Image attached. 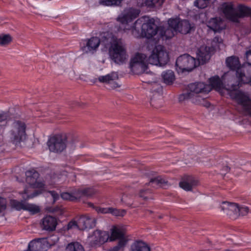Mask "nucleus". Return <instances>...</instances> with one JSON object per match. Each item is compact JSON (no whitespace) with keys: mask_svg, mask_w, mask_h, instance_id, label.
<instances>
[{"mask_svg":"<svg viewBox=\"0 0 251 251\" xmlns=\"http://www.w3.org/2000/svg\"><path fill=\"white\" fill-rule=\"evenodd\" d=\"M98 79L100 82L107 85L109 89H116L121 86L118 82L119 75L116 72H112L105 75L100 76Z\"/></svg>","mask_w":251,"mask_h":251,"instance_id":"14","label":"nucleus"},{"mask_svg":"<svg viewBox=\"0 0 251 251\" xmlns=\"http://www.w3.org/2000/svg\"><path fill=\"white\" fill-rule=\"evenodd\" d=\"M249 210L248 207L245 205H240L238 204L237 213L239 214V216L247 215L249 213Z\"/></svg>","mask_w":251,"mask_h":251,"instance_id":"38","label":"nucleus"},{"mask_svg":"<svg viewBox=\"0 0 251 251\" xmlns=\"http://www.w3.org/2000/svg\"><path fill=\"white\" fill-rule=\"evenodd\" d=\"M66 251H85L83 246L78 242H72L69 244Z\"/></svg>","mask_w":251,"mask_h":251,"instance_id":"32","label":"nucleus"},{"mask_svg":"<svg viewBox=\"0 0 251 251\" xmlns=\"http://www.w3.org/2000/svg\"><path fill=\"white\" fill-rule=\"evenodd\" d=\"M47 144L50 151L55 153H61L67 147V136L65 134L55 135L50 138Z\"/></svg>","mask_w":251,"mask_h":251,"instance_id":"10","label":"nucleus"},{"mask_svg":"<svg viewBox=\"0 0 251 251\" xmlns=\"http://www.w3.org/2000/svg\"><path fill=\"white\" fill-rule=\"evenodd\" d=\"M163 215H160V216L158 217V218H159V219H162V218H163Z\"/></svg>","mask_w":251,"mask_h":251,"instance_id":"52","label":"nucleus"},{"mask_svg":"<svg viewBox=\"0 0 251 251\" xmlns=\"http://www.w3.org/2000/svg\"><path fill=\"white\" fill-rule=\"evenodd\" d=\"M25 125L20 121H15L12 125L10 130V139L15 144L24 140L26 136Z\"/></svg>","mask_w":251,"mask_h":251,"instance_id":"11","label":"nucleus"},{"mask_svg":"<svg viewBox=\"0 0 251 251\" xmlns=\"http://www.w3.org/2000/svg\"><path fill=\"white\" fill-rule=\"evenodd\" d=\"M10 204L12 207L17 210H25L32 212L33 214L38 213L40 211V208L36 205L26 202L25 201H19L13 200L10 201Z\"/></svg>","mask_w":251,"mask_h":251,"instance_id":"16","label":"nucleus"},{"mask_svg":"<svg viewBox=\"0 0 251 251\" xmlns=\"http://www.w3.org/2000/svg\"><path fill=\"white\" fill-rule=\"evenodd\" d=\"M111 210V207L108 208H99L97 209V211L98 213H110V211Z\"/></svg>","mask_w":251,"mask_h":251,"instance_id":"46","label":"nucleus"},{"mask_svg":"<svg viewBox=\"0 0 251 251\" xmlns=\"http://www.w3.org/2000/svg\"><path fill=\"white\" fill-rule=\"evenodd\" d=\"M148 185H151L152 187L158 186L166 189L168 188L171 184L166 178L161 176H157L151 178Z\"/></svg>","mask_w":251,"mask_h":251,"instance_id":"22","label":"nucleus"},{"mask_svg":"<svg viewBox=\"0 0 251 251\" xmlns=\"http://www.w3.org/2000/svg\"><path fill=\"white\" fill-rule=\"evenodd\" d=\"M148 63V58L145 54L137 53L130 59V68L133 74L140 75L146 71Z\"/></svg>","mask_w":251,"mask_h":251,"instance_id":"8","label":"nucleus"},{"mask_svg":"<svg viewBox=\"0 0 251 251\" xmlns=\"http://www.w3.org/2000/svg\"><path fill=\"white\" fill-rule=\"evenodd\" d=\"M163 81L165 83L170 85L172 84L175 80L174 73L171 70H168L162 74Z\"/></svg>","mask_w":251,"mask_h":251,"instance_id":"29","label":"nucleus"},{"mask_svg":"<svg viewBox=\"0 0 251 251\" xmlns=\"http://www.w3.org/2000/svg\"><path fill=\"white\" fill-rule=\"evenodd\" d=\"M100 44V40L97 37H92L86 40V44L81 47L84 53L94 54Z\"/></svg>","mask_w":251,"mask_h":251,"instance_id":"17","label":"nucleus"},{"mask_svg":"<svg viewBox=\"0 0 251 251\" xmlns=\"http://www.w3.org/2000/svg\"><path fill=\"white\" fill-rule=\"evenodd\" d=\"M189 92L183 93L179 96L180 101L188 99H194L195 97H198L199 94H207L211 91L209 85L202 82L192 83L188 86Z\"/></svg>","mask_w":251,"mask_h":251,"instance_id":"6","label":"nucleus"},{"mask_svg":"<svg viewBox=\"0 0 251 251\" xmlns=\"http://www.w3.org/2000/svg\"><path fill=\"white\" fill-rule=\"evenodd\" d=\"M6 199L0 198V212H1L6 209Z\"/></svg>","mask_w":251,"mask_h":251,"instance_id":"44","label":"nucleus"},{"mask_svg":"<svg viewBox=\"0 0 251 251\" xmlns=\"http://www.w3.org/2000/svg\"><path fill=\"white\" fill-rule=\"evenodd\" d=\"M59 240V237L57 235L53 234L47 238H43V241L47 246V249L56 244Z\"/></svg>","mask_w":251,"mask_h":251,"instance_id":"31","label":"nucleus"},{"mask_svg":"<svg viewBox=\"0 0 251 251\" xmlns=\"http://www.w3.org/2000/svg\"><path fill=\"white\" fill-rule=\"evenodd\" d=\"M169 24L174 28H176V31L183 34L189 33L195 30L194 25L190 24L186 20H180L177 18L170 19L169 20Z\"/></svg>","mask_w":251,"mask_h":251,"instance_id":"12","label":"nucleus"},{"mask_svg":"<svg viewBox=\"0 0 251 251\" xmlns=\"http://www.w3.org/2000/svg\"><path fill=\"white\" fill-rule=\"evenodd\" d=\"M57 225L56 219L52 216H47L42 220V227L43 229L53 231L55 229Z\"/></svg>","mask_w":251,"mask_h":251,"instance_id":"23","label":"nucleus"},{"mask_svg":"<svg viewBox=\"0 0 251 251\" xmlns=\"http://www.w3.org/2000/svg\"><path fill=\"white\" fill-rule=\"evenodd\" d=\"M230 168L227 166H225L220 171V173L222 175H225L229 171Z\"/></svg>","mask_w":251,"mask_h":251,"instance_id":"49","label":"nucleus"},{"mask_svg":"<svg viewBox=\"0 0 251 251\" xmlns=\"http://www.w3.org/2000/svg\"><path fill=\"white\" fill-rule=\"evenodd\" d=\"M168 24L167 26H160L158 28L159 35L166 39L172 38L175 35V33L176 32V28L169 24V21Z\"/></svg>","mask_w":251,"mask_h":251,"instance_id":"21","label":"nucleus"},{"mask_svg":"<svg viewBox=\"0 0 251 251\" xmlns=\"http://www.w3.org/2000/svg\"><path fill=\"white\" fill-rule=\"evenodd\" d=\"M78 220L77 222L71 221L68 224L67 228L68 229L72 228H78Z\"/></svg>","mask_w":251,"mask_h":251,"instance_id":"45","label":"nucleus"},{"mask_svg":"<svg viewBox=\"0 0 251 251\" xmlns=\"http://www.w3.org/2000/svg\"><path fill=\"white\" fill-rule=\"evenodd\" d=\"M211 46H201L197 52V63L199 66L207 63L210 59L214 51L220 48L221 45L223 44V39L219 36H216L211 41Z\"/></svg>","mask_w":251,"mask_h":251,"instance_id":"5","label":"nucleus"},{"mask_svg":"<svg viewBox=\"0 0 251 251\" xmlns=\"http://www.w3.org/2000/svg\"><path fill=\"white\" fill-rule=\"evenodd\" d=\"M96 220L89 216H82L78 219V228L84 230L95 226Z\"/></svg>","mask_w":251,"mask_h":251,"instance_id":"20","label":"nucleus"},{"mask_svg":"<svg viewBox=\"0 0 251 251\" xmlns=\"http://www.w3.org/2000/svg\"><path fill=\"white\" fill-rule=\"evenodd\" d=\"M169 55L164 47L158 45L153 50L152 53L148 57L149 63L152 65L163 66L169 61Z\"/></svg>","mask_w":251,"mask_h":251,"instance_id":"9","label":"nucleus"},{"mask_svg":"<svg viewBox=\"0 0 251 251\" xmlns=\"http://www.w3.org/2000/svg\"><path fill=\"white\" fill-rule=\"evenodd\" d=\"M209 83L211 87L215 90L220 91L223 89H226L229 91V94L232 99L235 100L240 105H242L245 113L246 115L251 116V100L249 97L245 93L236 90H228V88H231L232 80L230 83L227 85V87L224 86L222 80L218 76H215L209 79Z\"/></svg>","mask_w":251,"mask_h":251,"instance_id":"2","label":"nucleus"},{"mask_svg":"<svg viewBox=\"0 0 251 251\" xmlns=\"http://www.w3.org/2000/svg\"><path fill=\"white\" fill-rule=\"evenodd\" d=\"M49 193L51 195L53 198V202L56 201L59 198V196L57 193L54 191H50Z\"/></svg>","mask_w":251,"mask_h":251,"instance_id":"47","label":"nucleus"},{"mask_svg":"<svg viewBox=\"0 0 251 251\" xmlns=\"http://www.w3.org/2000/svg\"><path fill=\"white\" fill-rule=\"evenodd\" d=\"M198 180L192 176H185L179 183V186L183 190L191 191L198 186Z\"/></svg>","mask_w":251,"mask_h":251,"instance_id":"19","label":"nucleus"},{"mask_svg":"<svg viewBox=\"0 0 251 251\" xmlns=\"http://www.w3.org/2000/svg\"><path fill=\"white\" fill-rule=\"evenodd\" d=\"M227 66L231 70L236 71L240 69L241 67L238 58L236 57H228L226 60Z\"/></svg>","mask_w":251,"mask_h":251,"instance_id":"28","label":"nucleus"},{"mask_svg":"<svg viewBox=\"0 0 251 251\" xmlns=\"http://www.w3.org/2000/svg\"><path fill=\"white\" fill-rule=\"evenodd\" d=\"M8 117L7 113L0 112V122L6 121L8 118Z\"/></svg>","mask_w":251,"mask_h":251,"instance_id":"48","label":"nucleus"},{"mask_svg":"<svg viewBox=\"0 0 251 251\" xmlns=\"http://www.w3.org/2000/svg\"><path fill=\"white\" fill-rule=\"evenodd\" d=\"M209 0H196L194 2V5L199 8L203 9L207 7Z\"/></svg>","mask_w":251,"mask_h":251,"instance_id":"40","label":"nucleus"},{"mask_svg":"<svg viewBox=\"0 0 251 251\" xmlns=\"http://www.w3.org/2000/svg\"><path fill=\"white\" fill-rule=\"evenodd\" d=\"M26 182L29 187H26L22 194H26V197L23 196L26 201L33 198L41 194L45 184L39 179V173L34 170L28 171L26 172Z\"/></svg>","mask_w":251,"mask_h":251,"instance_id":"4","label":"nucleus"},{"mask_svg":"<svg viewBox=\"0 0 251 251\" xmlns=\"http://www.w3.org/2000/svg\"><path fill=\"white\" fill-rule=\"evenodd\" d=\"M137 198V196L136 194L125 193L122 195L121 198V201L128 206L135 207L137 206L135 201Z\"/></svg>","mask_w":251,"mask_h":251,"instance_id":"24","label":"nucleus"},{"mask_svg":"<svg viewBox=\"0 0 251 251\" xmlns=\"http://www.w3.org/2000/svg\"><path fill=\"white\" fill-rule=\"evenodd\" d=\"M148 193H151L150 190L143 189L140 190L138 196L139 197L142 198L144 200H147L148 198L145 195Z\"/></svg>","mask_w":251,"mask_h":251,"instance_id":"42","label":"nucleus"},{"mask_svg":"<svg viewBox=\"0 0 251 251\" xmlns=\"http://www.w3.org/2000/svg\"><path fill=\"white\" fill-rule=\"evenodd\" d=\"M123 0H100V3L105 6L120 5Z\"/></svg>","mask_w":251,"mask_h":251,"instance_id":"37","label":"nucleus"},{"mask_svg":"<svg viewBox=\"0 0 251 251\" xmlns=\"http://www.w3.org/2000/svg\"><path fill=\"white\" fill-rule=\"evenodd\" d=\"M193 102H194V103H196L197 104H200L201 103V101H197V100L196 101H194Z\"/></svg>","mask_w":251,"mask_h":251,"instance_id":"51","label":"nucleus"},{"mask_svg":"<svg viewBox=\"0 0 251 251\" xmlns=\"http://www.w3.org/2000/svg\"><path fill=\"white\" fill-rule=\"evenodd\" d=\"M101 44L109 49L111 59L116 63L123 64L127 58L125 45L121 39H118L111 33L103 36Z\"/></svg>","mask_w":251,"mask_h":251,"instance_id":"3","label":"nucleus"},{"mask_svg":"<svg viewBox=\"0 0 251 251\" xmlns=\"http://www.w3.org/2000/svg\"><path fill=\"white\" fill-rule=\"evenodd\" d=\"M110 212L115 216L123 217L126 215V211L125 209H118L117 208L111 207Z\"/></svg>","mask_w":251,"mask_h":251,"instance_id":"39","label":"nucleus"},{"mask_svg":"<svg viewBox=\"0 0 251 251\" xmlns=\"http://www.w3.org/2000/svg\"><path fill=\"white\" fill-rule=\"evenodd\" d=\"M144 212H149V213L150 214H151L153 213V211H152V210H151L145 209V210H144Z\"/></svg>","mask_w":251,"mask_h":251,"instance_id":"50","label":"nucleus"},{"mask_svg":"<svg viewBox=\"0 0 251 251\" xmlns=\"http://www.w3.org/2000/svg\"><path fill=\"white\" fill-rule=\"evenodd\" d=\"M61 198L65 200L74 201L78 199V195L77 194L76 190H75L73 193H69L68 192H64L61 194Z\"/></svg>","mask_w":251,"mask_h":251,"instance_id":"33","label":"nucleus"},{"mask_svg":"<svg viewBox=\"0 0 251 251\" xmlns=\"http://www.w3.org/2000/svg\"><path fill=\"white\" fill-rule=\"evenodd\" d=\"M249 64L243 65L240 69H238L236 71V76L238 78V84H232L231 88H228V90H236L242 84H245L248 83L250 77H251V72L249 70H247Z\"/></svg>","mask_w":251,"mask_h":251,"instance_id":"13","label":"nucleus"},{"mask_svg":"<svg viewBox=\"0 0 251 251\" xmlns=\"http://www.w3.org/2000/svg\"><path fill=\"white\" fill-rule=\"evenodd\" d=\"M67 176L66 174L56 176L55 179V182L57 183H62L66 180Z\"/></svg>","mask_w":251,"mask_h":251,"instance_id":"43","label":"nucleus"},{"mask_svg":"<svg viewBox=\"0 0 251 251\" xmlns=\"http://www.w3.org/2000/svg\"><path fill=\"white\" fill-rule=\"evenodd\" d=\"M126 243L127 240L126 238L121 239L119 240L117 245L107 250V251H120L123 250Z\"/></svg>","mask_w":251,"mask_h":251,"instance_id":"34","label":"nucleus"},{"mask_svg":"<svg viewBox=\"0 0 251 251\" xmlns=\"http://www.w3.org/2000/svg\"><path fill=\"white\" fill-rule=\"evenodd\" d=\"M248 82H250V84L251 85V77H250V79H249V81Z\"/></svg>","mask_w":251,"mask_h":251,"instance_id":"53","label":"nucleus"},{"mask_svg":"<svg viewBox=\"0 0 251 251\" xmlns=\"http://www.w3.org/2000/svg\"><path fill=\"white\" fill-rule=\"evenodd\" d=\"M221 207L223 212L232 219H236L239 217V214L237 213L238 204L236 203L223 201Z\"/></svg>","mask_w":251,"mask_h":251,"instance_id":"18","label":"nucleus"},{"mask_svg":"<svg viewBox=\"0 0 251 251\" xmlns=\"http://www.w3.org/2000/svg\"><path fill=\"white\" fill-rule=\"evenodd\" d=\"M77 194L78 195V199H80L83 197H91L96 193V191L91 188L79 189L76 190Z\"/></svg>","mask_w":251,"mask_h":251,"instance_id":"30","label":"nucleus"},{"mask_svg":"<svg viewBox=\"0 0 251 251\" xmlns=\"http://www.w3.org/2000/svg\"><path fill=\"white\" fill-rule=\"evenodd\" d=\"M139 13V10L130 8L126 9L123 16L119 17L118 20L124 25L123 28L124 30H131L132 34L135 37L140 36L141 30L142 36L148 39L151 38L157 34L159 28L153 19L149 20L146 23H143V19L140 18L137 20L133 25H129V23L136 18Z\"/></svg>","mask_w":251,"mask_h":251,"instance_id":"1","label":"nucleus"},{"mask_svg":"<svg viewBox=\"0 0 251 251\" xmlns=\"http://www.w3.org/2000/svg\"><path fill=\"white\" fill-rule=\"evenodd\" d=\"M12 41V37L10 34H0V46H6Z\"/></svg>","mask_w":251,"mask_h":251,"instance_id":"35","label":"nucleus"},{"mask_svg":"<svg viewBox=\"0 0 251 251\" xmlns=\"http://www.w3.org/2000/svg\"><path fill=\"white\" fill-rule=\"evenodd\" d=\"M131 251H151V248L146 243L139 241L132 244Z\"/></svg>","mask_w":251,"mask_h":251,"instance_id":"26","label":"nucleus"},{"mask_svg":"<svg viewBox=\"0 0 251 251\" xmlns=\"http://www.w3.org/2000/svg\"><path fill=\"white\" fill-rule=\"evenodd\" d=\"M165 0H146L145 3L149 7H158L161 6Z\"/></svg>","mask_w":251,"mask_h":251,"instance_id":"36","label":"nucleus"},{"mask_svg":"<svg viewBox=\"0 0 251 251\" xmlns=\"http://www.w3.org/2000/svg\"><path fill=\"white\" fill-rule=\"evenodd\" d=\"M109 238L107 231L96 230L89 236L90 245L92 247L100 246L106 242Z\"/></svg>","mask_w":251,"mask_h":251,"instance_id":"15","label":"nucleus"},{"mask_svg":"<svg viewBox=\"0 0 251 251\" xmlns=\"http://www.w3.org/2000/svg\"><path fill=\"white\" fill-rule=\"evenodd\" d=\"M209 27L215 32H219L225 28V25L220 18H215L209 21Z\"/></svg>","mask_w":251,"mask_h":251,"instance_id":"25","label":"nucleus"},{"mask_svg":"<svg viewBox=\"0 0 251 251\" xmlns=\"http://www.w3.org/2000/svg\"><path fill=\"white\" fill-rule=\"evenodd\" d=\"M176 69L178 73L185 71L190 72L199 66V63L195 58L188 54H184L179 56L176 62Z\"/></svg>","mask_w":251,"mask_h":251,"instance_id":"7","label":"nucleus"},{"mask_svg":"<svg viewBox=\"0 0 251 251\" xmlns=\"http://www.w3.org/2000/svg\"><path fill=\"white\" fill-rule=\"evenodd\" d=\"M246 59L247 64H249V67L247 69L249 70L251 72V47H250V49L246 52Z\"/></svg>","mask_w":251,"mask_h":251,"instance_id":"41","label":"nucleus"},{"mask_svg":"<svg viewBox=\"0 0 251 251\" xmlns=\"http://www.w3.org/2000/svg\"><path fill=\"white\" fill-rule=\"evenodd\" d=\"M125 233L124 231L121 228L117 227H114L111 229V236H109V240L110 241H114L116 239L125 238L124 237Z\"/></svg>","mask_w":251,"mask_h":251,"instance_id":"27","label":"nucleus"}]
</instances>
